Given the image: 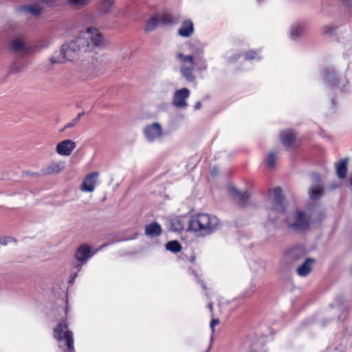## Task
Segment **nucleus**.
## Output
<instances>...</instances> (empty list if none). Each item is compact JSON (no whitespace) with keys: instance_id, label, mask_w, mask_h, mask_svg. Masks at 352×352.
Here are the masks:
<instances>
[{"instance_id":"obj_1","label":"nucleus","mask_w":352,"mask_h":352,"mask_svg":"<svg viewBox=\"0 0 352 352\" xmlns=\"http://www.w3.org/2000/svg\"><path fill=\"white\" fill-rule=\"evenodd\" d=\"M106 45V41L98 30L88 28L74 39L63 44L58 57L52 56L50 61L52 64L72 61L83 54L91 52L96 48L103 49Z\"/></svg>"},{"instance_id":"obj_2","label":"nucleus","mask_w":352,"mask_h":352,"mask_svg":"<svg viewBox=\"0 0 352 352\" xmlns=\"http://www.w3.org/2000/svg\"><path fill=\"white\" fill-rule=\"evenodd\" d=\"M219 226V221L215 216L200 213L190 218L188 230L206 236L217 230Z\"/></svg>"},{"instance_id":"obj_3","label":"nucleus","mask_w":352,"mask_h":352,"mask_svg":"<svg viewBox=\"0 0 352 352\" xmlns=\"http://www.w3.org/2000/svg\"><path fill=\"white\" fill-rule=\"evenodd\" d=\"M269 193L271 206L268 210V218L271 221H275L285 211L286 202L280 187L270 190Z\"/></svg>"},{"instance_id":"obj_4","label":"nucleus","mask_w":352,"mask_h":352,"mask_svg":"<svg viewBox=\"0 0 352 352\" xmlns=\"http://www.w3.org/2000/svg\"><path fill=\"white\" fill-rule=\"evenodd\" d=\"M54 337L60 342V347L63 348L64 352H76L73 333L68 330L67 324H59L54 330Z\"/></svg>"},{"instance_id":"obj_5","label":"nucleus","mask_w":352,"mask_h":352,"mask_svg":"<svg viewBox=\"0 0 352 352\" xmlns=\"http://www.w3.org/2000/svg\"><path fill=\"white\" fill-rule=\"evenodd\" d=\"M285 223L294 230L302 231L309 228L310 219L304 212L297 210L287 216Z\"/></svg>"},{"instance_id":"obj_6","label":"nucleus","mask_w":352,"mask_h":352,"mask_svg":"<svg viewBox=\"0 0 352 352\" xmlns=\"http://www.w3.org/2000/svg\"><path fill=\"white\" fill-rule=\"evenodd\" d=\"M323 79L327 85L333 89L335 87L339 88L341 91H346V87L349 84V81L345 77L337 79L336 77V72L332 66L327 67L322 74Z\"/></svg>"},{"instance_id":"obj_7","label":"nucleus","mask_w":352,"mask_h":352,"mask_svg":"<svg viewBox=\"0 0 352 352\" xmlns=\"http://www.w3.org/2000/svg\"><path fill=\"white\" fill-rule=\"evenodd\" d=\"M94 253L89 245L82 243L79 245L74 254V258L78 262V263L74 265V269L80 272L82 266L94 256Z\"/></svg>"},{"instance_id":"obj_8","label":"nucleus","mask_w":352,"mask_h":352,"mask_svg":"<svg viewBox=\"0 0 352 352\" xmlns=\"http://www.w3.org/2000/svg\"><path fill=\"white\" fill-rule=\"evenodd\" d=\"M98 177L99 173L97 171L87 174L79 187L80 190L85 192H94L98 183Z\"/></svg>"},{"instance_id":"obj_9","label":"nucleus","mask_w":352,"mask_h":352,"mask_svg":"<svg viewBox=\"0 0 352 352\" xmlns=\"http://www.w3.org/2000/svg\"><path fill=\"white\" fill-rule=\"evenodd\" d=\"M144 134L146 139L150 142H154L161 138L162 135V129L159 122H155L147 125L144 128Z\"/></svg>"},{"instance_id":"obj_10","label":"nucleus","mask_w":352,"mask_h":352,"mask_svg":"<svg viewBox=\"0 0 352 352\" xmlns=\"http://www.w3.org/2000/svg\"><path fill=\"white\" fill-rule=\"evenodd\" d=\"M190 93V90L187 88L177 90L173 95V106L176 108L185 109L188 105L186 99L189 97Z\"/></svg>"},{"instance_id":"obj_11","label":"nucleus","mask_w":352,"mask_h":352,"mask_svg":"<svg viewBox=\"0 0 352 352\" xmlns=\"http://www.w3.org/2000/svg\"><path fill=\"white\" fill-rule=\"evenodd\" d=\"M280 139L282 144L287 149H292L298 144L296 143V136L293 130L286 129L280 132Z\"/></svg>"},{"instance_id":"obj_12","label":"nucleus","mask_w":352,"mask_h":352,"mask_svg":"<svg viewBox=\"0 0 352 352\" xmlns=\"http://www.w3.org/2000/svg\"><path fill=\"white\" fill-rule=\"evenodd\" d=\"M311 179L313 184L309 191V196L312 199H318L322 196L323 188L320 184V177L318 174H312Z\"/></svg>"},{"instance_id":"obj_13","label":"nucleus","mask_w":352,"mask_h":352,"mask_svg":"<svg viewBox=\"0 0 352 352\" xmlns=\"http://www.w3.org/2000/svg\"><path fill=\"white\" fill-rule=\"evenodd\" d=\"M307 29L305 22H295L290 27V38L296 40L303 36Z\"/></svg>"},{"instance_id":"obj_14","label":"nucleus","mask_w":352,"mask_h":352,"mask_svg":"<svg viewBox=\"0 0 352 352\" xmlns=\"http://www.w3.org/2000/svg\"><path fill=\"white\" fill-rule=\"evenodd\" d=\"M76 142L71 140H65L60 142L56 146L58 154H70L76 148Z\"/></svg>"},{"instance_id":"obj_15","label":"nucleus","mask_w":352,"mask_h":352,"mask_svg":"<svg viewBox=\"0 0 352 352\" xmlns=\"http://www.w3.org/2000/svg\"><path fill=\"white\" fill-rule=\"evenodd\" d=\"M315 260L311 258H306L305 261L296 269L298 276H307L312 270Z\"/></svg>"},{"instance_id":"obj_16","label":"nucleus","mask_w":352,"mask_h":352,"mask_svg":"<svg viewBox=\"0 0 352 352\" xmlns=\"http://www.w3.org/2000/svg\"><path fill=\"white\" fill-rule=\"evenodd\" d=\"M194 32V25L190 19H186L182 23L181 28L178 30V34L182 37H190Z\"/></svg>"},{"instance_id":"obj_17","label":"nucleus","mask_w":352,"mask_h":352,"mask_svg":"<svg viewBox=\"0 0 352 352\" xmlns=\"http://www.w3.org/2000/svg\"><path fill=\"white\" fill-rule=\"evenodd\" d=\"M195 69L194 65H182L180 67V72L182 76L185 80L190 83H195L196 80V76L193 73Z\"/></svg>"},{"instance_id":"obj_18","label":"nucleus","mask_w":352,"mask_h":352,"mask_svg":"<svg viewBox=\"0 0 352 352\" xmlns=\"http://www.w3.org/2000/svg\"><path fill=\"white\" fill-rule=\"evenodd\" d=\"M162 234V228L157 222H153L145 226V234L150 237H156Z\"/></svg>"},{"instance_id":"obj_19","label":"nucleus","mask_w":352,"mask_h":352,"mask_svg":"<svg viewBox=\"0 0 352 352\" xmlns=\"http://www.w3.org/2000/svg\"><path fill=\"white\" fill-rule=\"evenodd\" d=\"M348 158H344L339 161L336 166V174L340 179L345 178L347 173Z\"/></svg>"},{"instance_id":"obj_20","label":"nucleus","mask_w":352,"mask_h":352,"mask_svg":"<svg viewBox=\"0 0 352 352\" xmlns=\"http://www.w3.org/2000/svg\"><path fill=\"white\" fill-rule=\"evenodd\" d=\"M19 10L30 13L34 16H38L42 13V8L39 5L22 6L19 7Z\"/></svg>"},{"instance_id":"obj_21","label":"nucleus","mask_w":352,"mask_h":352,"mask_svg":"<svg viewBox=\"0 0 352 352\" xmlns=\"http://www.w3.org/2000/svg\"><path fill=\"white\" fill-rule=\"evenodd\" d=\"M10 49L14 52H23L25 50V45L22 38H13L10 43Z\"/></svg>"},{"instance_id":"obj_22","label":"nucleus","mask_w":352,"mask_h":352,"mask_svg":"<svg viewBox=\"0 0 352 352\" xmlns=\"http://www.w3.org/2000/svg\"><path fill=\"white\" fill-rule=\"evenodd\" d=\"M203 54H204V50H201L199 52L197 56L196 57V63H196L197 69L199 72L205 71L208 68L207 61L204 58Z\"/></svg>"},{"instance_id":"obj_23","label":"nucleus","mask_w":352,"mask_h":352,"mask_svg":"<svg viewBox=\"0 0 352 352\" xmlns=\"http://www.w3.org/2000/svg\"><path fill=\"white\" fill-rule=\"evenodd\" d=\"M169 229L174 232H180L184 229L183 221L180 219H173L170 221Z\"/></svg>"},{"instance_id":"obj_24","label":"nucleus","mask_w":352,"mask_h":352,"mask_svg":"<svg viewBox=\"0 0 352 352\" xmlns=\"http://www.w3.org/2000/svg\"><path fill=\"white\" fill-rule=\"evenodd\" d=\"M65 168V164L62 162L52 163L48 165L45 169L47 173H57L61 171Z\"/></svg>"},{"instance_id":"obj_25","label":"nucleus","mask_w":352,"mask_h":352,"mask_svg":"<svg viewBox=\"0 0 352 352\" xmlns=\"http://www.w3.org/2000/svg\"><path fill=\"white\" fill-rule=\"evenodd\" d=\"M89 2V0H67V5L76 9H79L86 5H87Z\"/></svg>"},{"instance_id":"obj_26","label":"nucleus","mask_w":352,"mask_h":352,"mask_svg":"<svg viewBox=\"0 0 352 352\" xmlns=\"http://www.w3.org/2000/svg\"><path fill=\"white\" fill-rule=\"evenodd\" d=\"M166 248L170 252L177 253L181 250L182 247L177 241H171L166 243Z\"/></svg>"},{"instance_id":"obj_27","label":"nucleus","mask_w":352,"mask_h":352,"mask_svg":"<svg viewBox=\"0 0 352 352\" xmlns=\"http://www.w3.org/2000/svg\"><path fill=\"white\" fill-rule=\"evenodd\" d=\"M277 162V155H267L263 160V164L269 168H274Z\"/></svg>"},{"instance_id":"obj_28","label":"nucleus","mask_w":352,"mask_h":352,"mask_svg":"<svg viewBox=\"0 0 352 352\" xmlns=\"http://www.w3.org/2000/svg\"><path fill=\"white\" fill-rule=\"evenodd\" d=\"M158 19L156 16H152L146 23L145 32H150L155 30L157 25Z\"/></svg>"},{"instance_id":"obj_29","label":"nucleus","mask_w":352,"mask_h":352,"mask_svg":"<svg viewBox=\"0 0 352 352\" xmlns=\"http://www.w3.org/2000/svg\"><path fill=\"white\" fill-rule=\"evenodd\" d=\"M177 58L182 62H188L190 65H195V56L193 55L185 56L182 53H178Z\"/></svg>"},{"instance_id":"obj_30","label":"nucleus","mask_w":352,"mask_h":352,"mask_svg":"<svg viewBox=\"0 0 352 352\" xmlns=\"http://www.w3.org/2000/svg\"><path fill=\"white\" fill-rule=\"evenodd\" d=\"M230 190L233 195H235L237 198H239L241 203L245 202L248 198V195L246 192L242 193L234 188H230Z\"/></svg>"},{"instance_id":"obj_31","label":"nucleus","mask_w":352,"mask_h":352,"mask_svg":"<svg viewBox=\"0 0 352 352\" xmlns=\"http://www.w3.org/2000/svg\"><path fill=\"white\" fill-rule=\"evenodd\" d=\"M113 3V0H102L101 7L103 12H108Z\"/></svg>"},{"instance_id":"obj_32","label":"nucleus","mask_w":352,"mask_h":352,"mask_svg":"<svg viewBox=\"0 0 352 352\" xmlns=\"http://www.w3.org/2000/svg\"><path fill=\"white\" fill-rule=\"evenodd\" d=\"M336 30V28H333L330 25H327L322 28V32L323 34L327 35L329 36H332Z\"/></svg>"},{"instance_id":"obj_33","label":"nucleus","mask_w":352,"mask_h":352,"mask_svg":"<svg viewBox=\"0 0 352 352\" xmlns=\"http://www.w3.org/2000/svg\"><path fill=\"white\" fill-rule=\"evenodd\" d=\"M160 22L164 25H172L173 16L170 14H163L160 18Z\"/></svg>"},{"instance_id":"obj_34","label":"nucleus","mask_w":352,"mask_h":352,"mask_svg":"<svg viewBox=\"0 0 352 352\" xmlns=\"http://www.w3.org/2000/svg\"><path fill=\"white\" fill-rule=\"evenodd\" d=\"M256 58V52L254 50H250L244 54V58L246 60H252Z\"/></svg>"},{"instance_id":"obj_35","label":"nucleus","mask_w":352,"mask_h":352,"mask_svg":"<svg viewBox=\"0 0 352 352\" xmlns=\"http://www.w3.org/2000/svg\"><path fill=\"white\" fill-rule=\"evenodd\" d=\"M339 1L347 10L352 8V0H339Z\"/></svg>"},{"instance_id":"obj_36","label":"nucleus","mask_w":352,"mask_h":352,"mask_svg":"<svg viewBox=\"0 0 352 352\" xmlns=\"http://www.w3.org/2000/svg\"><path fill=\"white\" fill-rule=\"evenodd\" d=\"M240 57H241V54H235L233 56H230L228 58V61L230 63H233L236 62L239 59Z\"/></svg>"},{"instance_id":"obj_37","label":"nucleus","mask_w":352,"mask_h":352,"mask_svg":"<svg viewBox=\"0 0 352 352\" xmlns=\"http://www.w3.org/2000/svg\"><path fill=\"white\" fill-rule=\"evenodd\" d=\"M219 323V320L217 318H213L210 323V327L212 329V333H214V326L218 324Z\"/></svg>"},{"instance_id":"obj_38","label":"nucleus","mask_w":352,"mask_h":352,"mask_svg":"<svg viewBox=\"0 0 352 352\" xmlns=\"http://www.w3.org/2000/svg\"><path fill=\"white\" fill-rule=\"evenodd\" d=\"M78 272H78V270H76V271L75 272H72V273L70 274V276H69V283H71V284H72V283H74V280H75L76 277L77 276V275H78Z\"/></svg>"},{"instance_id":"obj_39","label":"nucleus","mask_w":352,"mask_h":352,"mask_svg":"<svg viewBox=\"0 0 352 352\" xmlns=\"http://www.w3.org/2000/svg\"><path fill=\"white\" fill-rule=\"evenodd\" d=\"M79 121L76 120V118H74L70 122L67 123L65 125V128H72Z\"/></svg>"},{"instance_id":"obj_40","label":"nucleus","mask_w":352,"mask_h":352,"mask_svg":"<svg viewBox=\"0 0 352 352\" xmlns=\"http://www.w3.org/2000/svg\"><path fill=\"white\" fill-rule=\"evenodd\" d=\"M210 173L212 177H214L218 173V168L217 167H212L210 170Z\"/></svg>"},{"instance_id":"obj_41","label":"nucleus","mask_w":352,"mask_h":352,"mask_svg":"<svg viewBox=\"0 0 352 352\" xmlns=\"http://www.w3.org/2000/svg\"><path fill=\"white\" fill-rule=\"evenodd\" d=\"M201 107V102L200 101H197L194 106L195 110H199Z\"/></svg>"},{"instance_id":"obj_42","label":"nucleus","mask_w":352,"mask_h":352,"mask_svg":"<svg viewBox=\"0 0 352 352\" xmlns=\"http://www.w3.org/2000/svg\"><path fill=\"white\" fill-rule=\"evenodd\" d=\"M85 113L84 111L79 113L77 115V116L76 117V120L79 121V120H80V119L82 118V116H83L85 115Z\"/></svg>"},{"instance_id":"obj_43","label":"nucleus","mask_w":352,"mask_h":352,"mask_svg":"<svg viewBox=\"0 0 352 352\" xmlns=\"http://www.w3.org/2000/svg\"><path fill=\"white\" fill-rule=\"evenodd\" d=\"M12 240V239H8L7 241H4V242H2V244L3 245H6L9 241H10Z\"/></svg>"},{"instance_id":"obj_44","label":"nucleus","mask_w":352,"mask_h":352,"mask_svg":"<svg viewBox=\"0 0 352 352\" xmlns=\"http://www.w3.org/2000/svg\"><path fill=\"white\" fill-rule=\"evenodd\" d=\"M338 186H339V184H333V185H332L331 188L333 189V188H338Z\"/></svg>"},{"instance_id":"obj_45","label":"nucleus","mask_w":352,"mask_h":352,"mask_svg":"<svg viewBox=\"0 0 352 352\" xmlns=\"http://www.w3.org/2000/svg\"><path fill=\"white\" fill-rule=\"evenodd\" d=\"M208 307H209V309H210V310H212V309H213V305H212V303L209 304V305H208Z\"/></svg>"},{"instance_id":"obj_46","label":"nucleus","mask_w":352,"mask_h":352,"mask_svg":"<svg viewBox=\"0 0 352 352\" xmlns=\"http://www.w3.org/2000/svg\"><path fill=\"white\" fill-rule=\"evenodd\" d=\"M38 3L43 4L44 3V0H36Z\"/></svg>"},{"instance_id":"obj_47","label":"nucleus","mask_w":352,"mask_h":352,"mask_svg":"<svg viewBox=\"0 0 352 352\" xmlns=\"http://www.w3.org/2000/svg\"><path fill=\"white\" fill-rule=\"evenodd\" d=\"M331 103H332V105H333V106H335V105H336V102H335V100H334V99H332V100H331Z\"/></svg>"},{"instance_id":"obj_48","label":"nucleus","mask_w":352,"mask_h":352,"mask_svg":"<svg viewBox=\"0 0 352 352\" xmlns=\"http://www.w3.org/2000/svg\"><path fill=\"white\" fill-rule=\"evenodd\" d=\"M349 183H350L351 186H352V177H351L349 179Z\"/></svg>"},{"instance_id":"obj_49","label":"nucleus","mask_w":352,"mask_h":352,"mask_svg":"<svg viewBox=\"0 0 352 352\" xmlns=\"http://www.w3.org/2000/svg\"><path fill=\"white\" fill-rule=\"evenodd\" d=\"M202 287L204 289L206 290V287L204 283L202 284Z\"/></svg>"},{"instance_id":"obj_50","label":"nucleus","mask_w":352,"mask_h":352,"mask_svg":"<svg viewBox=\"0 0 352 352\" xmlns=\"http://www.w3.org/2000/svg\"><path fill=\"white\" fill-rule=\"evenodd\" d=\"M268 154L274 155V154H276V152H274V151H271V152H270Z\"/></svg>"},{"instance_id":"obj_51","label":"nucleus","mask_w":352,"mask_h":352,"mask_svg":"<svg viewBox=\"0 0 352 352\" xmlns=\"http://www.w3.org/2000/svg\"><path fill=\"white\" fill-rule=\"evenodd\" d=\"M257 59H258V60H260L261 59V57L258 56V57H257Z\"/></svg>"},{"instance_id":"obj_52","label":"nucleus","mask_w":352,"mask_h":352,"mask_svg":"<svg viewBox=\"0 0 352 352\" xmlns=\"http://www.w3.org/2000/svg\"><path fill=\"white\" fill-rule=\"evenodd\" d=\"M11 71L14 72V68L13 67L11 68Z\"/></svg>"}]
</instances>
